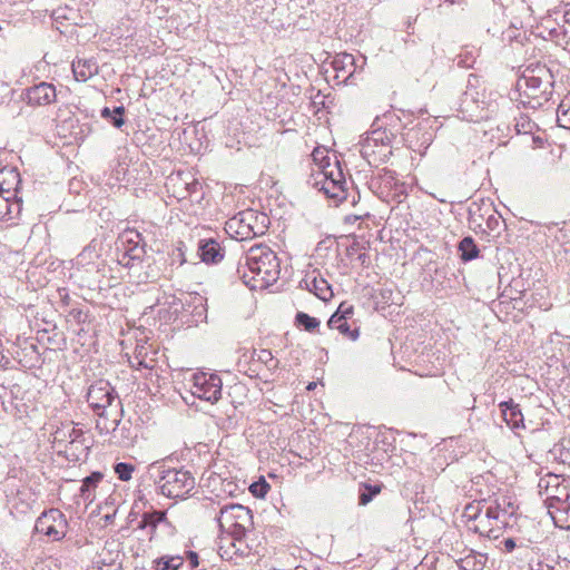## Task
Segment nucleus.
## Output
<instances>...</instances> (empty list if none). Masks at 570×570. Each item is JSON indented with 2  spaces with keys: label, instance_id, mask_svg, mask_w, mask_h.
<instances>
[{
  "label": "nucleus",
  "instance_id": "nucleus-37",
  "mask_svg": "<svg viewBox=\"0 0 570 570\" xmlns=\"http://www.w3.org/2000/svg\"><path fill=\"white\" fill-rule=\"evenodd\" d=\"M312 158L317 166L316 170H322L324 167L330 168L333 164L330 163L328 151L324 147H316L312 153Z\"/></svg>",
  "mask_w": 570,
  "mask_h": 570
},
{
  "label": "nucleus",
  "instance_id": "nucleus-50",
  "mask_svg": "<svg viewBox=\"0 0 570 570\" xmlns=\"http://www.w3.org/2000/svg\"><path fill=\"white\" fill-rule=\"evenodd\" d=\"M504 549L507 552H512L515 548V541L512 538H508L503 541Z\"/></svg>",
  "mask_w": 570,
  "mask_h": 570
},
{
  "label": "nucleus",
  "instance_id": "nucleus-4",
  "mask_svg": "<svg viewBox=\"0 0 570 570\" xmlns=\"http://www.w3.org/2000/svg\"><path fill=\"white\" fill-rule=\"evenodd\" d=\"M494 96L497 94H488L485 89L468 87L459 104L462 119L472 122L490 119L498 111V101Z\"/></svg>",
  "mask_w": 570,
  "mask_h": 570
},
{
  "label": "nucleus",
  "instance_id": "nucleus-54",
  "mask_svg": "<svg viewBox=\"0 0 570 570\" xmlns=\"http://www.w3.org/2000/svg\"><path fill=\"white\" fill-rule=\"evenodd\" d=\"M291 219L295 220V214L294 213L291 214Z\"/></svg>",
  "mask_w": 570,
  "mask_h": 570
},
{
  "label": "nucleus",
  "instance_id": "nucleus-45",
  "mask_svg": "<svg viewBox=\"0 0 570 570\" xmlns=\"http://www.w3.org/2000/svg\"><path fill=\"white\" fill-rule=\"evenodd\" d=\"M345 320H350L354 314V306L352 304H348L346 302H343L340 304L338 308L334 313Z\"/></svg>",
  "mask_w": 570,
  "mask_h": 570
},
{
  "label": "nucleus",
  "instance_id": "nucleus-34",
  "mask_svg": "<svg viewBox=\"0 0 570 570\" xmlns=\"http://www.w3.org/2000/svg\"><path fill=\"white\" fill-rule=\"evenodd\" d=\"M156 570H178L184 559L180 556H165L154 561Z\"/></svg>",
  "mask_w": 570,
  "mask_h": 570
},
{
  "label": "nucleus",
  "instance_id": "nucleus-11",
  "mask_svg": "<svg viewBox=\"0 0 570 570\" xmlns=\"http://www.w3.org/2000/svg\"><path fill=\"white\" fill-rule=\"evenodd\" d=\"M569 482L558 474L549 473L540 478L538 488L540 495L544 497L547 509L570 499Z\"/></svg>",
  "mask_w": 570,
  "mask_h": 570
},
{
  "label": "nucleus",
  "instance_id": "nucleus-10",
  "mask_svg": "<svg viewBox=\"0 0 570 570\" xmlns=\"http://www.w3.org/2000/svg\"><path fill=\"white\" fill-rule=\"evenodd\" d=\"M194 396L216 403L222 397V379L214 373L197 372L189 380Z\"/></svg>",
  "mask_w": 570,
  "mask_h": 570
},
{
  "label": "nucleus",
  "instance_id": "nucleus-55",
  "mask_svg": "<svg viewBox=\"0 0 570 570\" xmlns=\"http://www.w3.org/2000/svg\"><path fill=\"white\" fill-rule=\"evenodd\" d=\"M295 570H305V568L296 567Z\"/></svg>",
  "mask_w": 570,
  "mask_h": 570
},
{
  "label": "nucleus",
  "instance_id": "nucleus-5",
  "mask_svg": "<svg viewBox=\"0 0 570 570\" xmlns=\"http://www.w3.org/2000/svg\"><path fill=\"white\" fill-rule=\"evenodd\" d=\"M269 219L266 214L254 209H245L229 218L225 230L236 239H247L266 233Z\"/></svg>",
  "mask_w": 570,
  "mask_h": 570
},
{
  "label": "nucleus",
  "instance_id": "nucleus-44",
  "mask_svg": "<svg viewBox=\"0 0 570 570\" xmlns=\"http://www.w3.org/2000/svg\"><path fill=\"white\" fill-rule=\"evenodd\" d=\"M269 489H271V484L267 483L265 480L254 482L249 487L252 494L256 498H264Z\"/></svg>",
  "mask_w": 570,
  "mask_h": 570
},
{
  "label": "nucleus",
  "instance_id": "nucleus-27",
  "mask_svg": "<svg viewBox=\"0 0 570 570\" xmlns=\"http://www.w3.org/2000/svg\"><path fill=\"white\" fill-rule=\"evenodd\" d=\"M166 512L165 511H150L145 512L141 515V520L139 521L137 528L141 530H148L149 539L151 540L156 534V530L159 523L166 522Z\"/></svg>",
  "mask_w": 570,
  "mask_h": 570
},
{
  "label": "nucleus",
  "instance_id": "nucleus-1",
  "mask_svg": "<svg viewBox=\"0 0 570 570\" xmlns=\"http://www.w3.org/2000/svg\"><path fill=\"white\" fill-rule=\"evenodd\" d=\"M515 508L505 498L473 501L465 505L462 517L469 529L489 539H498L511 527Z\"/></svg>",
  "mask_w": 570,
  "mask_h": 570
},
{
  "label": "nucleus",
  "instance_id": "nucleus-26",
  "mask_svg": "<svg viewBox=\"0 0 570 570\" xmlns=\"http://www.w3.org/2000/svg\"><path fill=\"white\" fill-rule=\"evenodd\" d=\"M99 245L91 242L76 257V265L88 269L98 268L99 266Z\"/></svg>",
  "mask_w": 570,
  "mask_h": 570
},
{
  "label": "nucleus",
  "instance_id": "nucleus-3",
  "mask_svg": "<svg viewBox=\"0 0 570 570\" xmlns=\"http://www.w3.org/2000/svg\"><path fill=\"white\" fill-rule=\"evenodd\" d=\"M147 475L158 492L170 499H186L196 485L195 476L189 470L169 466L165 460L150 463Z\"/></svg>",
  "mask_w": 570,
  "mask_h": 570
},
{
  "label": "nucleus",
  "instance_id": "nucleus-25",
  "mask_svg": "<svg viewBox=\"0 0 570 570\" xmlns=\"http://www.w3.org/2000/svg\"><path fill=\"white\" fill-rule=\"evenodd\" d=\"M548 513L556 527L562 530H570V498L548 508Z\"/></svg>",
  "mask_w": 570,
  "mask_h": 570
},
{
  "label": "nucleus",
  "instance_id": "nucleus-29",
  "mask_svg": "<svg viewBox=\"0 0 570 570\" xmlns=\"http://www.w3.org/2000/svg\"><path fill=\"white\" fill-rule=\"evenodd\" d=\"M130 366L135 370H153L156 361L153 357H148V347L145 345H137L134 355L128 358Z\"/></svg>",
  "mask_w": 570,
  "mask_h": 570
},
{
  "label": "nucleus",
  "instance_id": "nucleus-39",
  "mask_svg": "<svg viewBox=\"0 0 570 570\" xmlns=\"http://www.w3.org/2000/svg\"><path fill=\"white\" fill-rule=\"evenodd\" d=\"M114 471L121 481H129L132 478L135 466L130 463L119 462L115 464Z\"/></svg>",
  "mask_w": 570,
  "mask_h": 570
},
{
  "label": "nucleus",
  "instance_id": "nucleus-19",
  "mask_svg": "<svg viewBox=\"0 0 570 570\" xmlns=\"http://www.w3.org/2000/svg\"><path fill=\"white\" fill-rule=\"evenodd\" d=\"M302 288L307 289L313 293L316 297L322 301H328L333 297V291L328 282L316 275V272L313 271L311 274H307L299 283Z\"/></svg>",
  "mask_w": 570,
  "mask_h": 570
},
{
  "label": "nucleus",
  "instance_id": "nucleus-47",
  "mask_svg": "<svg viewBox=\"0 0 570 570\" xmlns=\"http://www.w3.org/2000/svg\"><path fill=\"white\" fill-rule=\"evenodd\" d=\"M197 299L199 301L202 308L200 309H198V307L195 308V316H197L198 320H205L206 318V308L203 306L204 298L200 296Z\"/></svg>",
  "mask_w": 570,
  "mask_h": 570
},
{
  "label": "nucleus",
  "instance_id": "nucleus-40",
  "mask_svg": "<svg viewBox=\"0 0 570 570\" xmlns=\"http://www.w3.org/2000/svg\"><path fill=\"white\" fill-rule=\"evenodd\" d=\"M557 120L560 127L570 128V106L564 101L557 109Z\"/></svg>",
  "mask_w": 570,
  "mask_h": 570
},
{
  "label": "nucleus",
  "instance_id": "nucleus-52",
  "mask_svg": "<svg viewBox=\"0 0 570 570\" xmlns=\"http://www.w3.org/2000/svg\"><path fill=\"white\" fill-rule=\"evenodd\" d=\"M317 383L316 382H309L307 385H306V390L307 391H312L316 387Z\"/></svg>",
  "mask_w": 570,
  "mask_h": 570
},
{
  "label": "nucleus",
  "instance_id": "nucleus-6",
  "mask_svg": "<svg viewBox=\"0 0 570 570\" xmlns=\"http://www.w3.org/2000/svg\"><path fill=\"white\" fill-rule=\"evenodd\" d=\"M393 135L386 129L371 130L360 140V154L371 166L385 163L392 155Z\"/></svg>",
  "mask_w": 570,
  "mask_h": 570
},
{
  "label": "nucleus",
  "instance_id": "nucleus-8",
  "mask_svg": "<svg viewBox=\"0 0 570 570\" xmlns=\"http://www.w3.org/2000/svg\"><path fill=\"white\" fill-rule=\"evenodd\" d=\"M219 529L236 540L245 537L253 525V515L248 508L242 504H227L220 508L216 518Z\"/></svg>",
  "mask_w": 570,
  "mask_h": 570
},
{
  "label": "nucleus",
  "instance_id": "nucleus-35",
  "mask_svg": "<svg viewBox=\"0 0 570 570\" xmlns=\"http://www.w3.org/2000/svg\"><path fill=\"white\" fill-rule=\"evenodd\" d=\"M124 112L125 108L122 106L116 107L112 110L105 107L101 110V117L108 119L116 128H120L125 122L122 118Z\"/></svg>",
  "mask_w": 570,
  "mask_h": 570
},
{
  "label": "nucleus",
  "instance_id": "nucleus-49",
  "mask_svg": "<svg viewBox=\"0 0 570 570\" xmlns=\"http://www.w3.org/2000/svg\"><path fill=\"white\" fill-rule=\"evenodd\" d=\"M81 435H82L81 430L76 429L75 426L71 428L70 433H69V438H70L71 442L77 441Z\"/></svg>",
  "mask_w": 570,
  "mask_h": 570
},
{
  "label": "nucleus",
  "instance_id": "nucleus-20",
  "mask_svg": "<svg viewBox=\"0 0 570 570\" xmlns=\"http://www.w3.org/2000/svg\"><path fill=\"white\" fill-rule=\"evenodd\" d=\"M380 179L381 187L389 190L387 197H391L395 203H402L403 198L406 196L407 188L406 185L397 178L395 171L384 170Z\"/></svg>",
  "mask_w": 570,
  "mask_h": 570
},
{
  "label": "nucleus",
  "instance_id": "nucleus-53",
  "mask_svg": "<svg viewBox=\"0 0 570 570\" xmlns=\"http://www.w3.org/2000/svg\"><path fill=\"white\" fill-rule=\"evenodd\" d=\"M282 286H283V284L277 285V286L275 287L274 292H281V291H282Z\"/></svg>",
  "mask_w": 570,
  "mask_h": 570
},
{
  "label": "nucleus",
  "instance_id": "nucleus-13",
  "mask_svg": "<svg viewBox=\"0 0 570 570\" xmlns=\"http://www.w3.org/2000/svg\"><path fill=\"white\" fill-rule=\"evenodd\" d=\"M520 96L523 97L522 104L531 108L540 107L548 100L547 83L540 77L533 75H523L517 82Z\"/></svg>",
  "mask_w": 570,
  "mask_h": 570
},
{
  "label": "nucleus",
  "instance_id": "nucleus-22",
  "mask_svg": "<svg viewBox=\"0 0 570 570\" xmlns=\"http://www.w3.org/2000/svg\"><path fill=\"white\" fill-rule=\"evenodd\" d=\"M20 184V174L16 168H3L0 170V193L2 195L20 198L18 196Z\"/></svg>",
  "mask_w": 570,
  "mask_h": 570
},
{
  "label": "nucleus",
  "instance_id": "nucleus-24",
  "mask_svg": "<svg viewBox=\"0 0 570 570\" xmlns=\"http://www.w3.org/2000/svg\"><path fill=\"white\" fill-rule=\"evenodd\" d=\"M21 213V198L0 193V222H12Z\"/></svg>",
  "mask_w": 570,
  "mask_h": 570
},
{
  "label": "nucleus",
  "instance_id": "nucleus-17",
  "mask_svg": "<svg viewBox=\"0 0 570 570\" xmlns=\"http://www.w3.org/2000/svg\"><path fill=\"white\" fill-rule=\"evenodd\" d=\"M197 250L205 264H218L225 257L226 246L224 242H219L217 238H203L198 242Z\"/></svg>",
  "mask_w": 570,
  "mask_h": 570
},
{
  "label": "nucleus",
  "instance_id": "nucleus-46",
  "mask_svg": "<svg viewBox=\"0 0 570 570\" xmlns=\"http://www.w3.org/2000/svg\"><path fill=\"white\" fill-rule=\"evenodd\" d=\"M380 492V489L379 488H371V487H367L366 488V491L362 492L358 497V502L361 505H365L367 504L375 494H377Z\"/></svg>",
  "mask_w": 570,
  "mask_h": 570
},
{
  "label": "nucleus",
  "instance_id": "nucleus-36",
  "mask_svg": "<svg viewBox=\"0 0 570 570\" xmlns=\"http://www.w3.org/2000/svg\"><path fill=\"white\" fill-rule=\"evenodd\" d=\"M102 474L100 472H92L90 475L83 479L82 485L80 488V492L82 498L86 500L90 499L91 489H95L97 484L101 481Z\"/></svg>",
  "mask_w": 570,
  "mask_h": 570
},
{
  "label": "nucleus",
  "instance_id": "nucleus-15",
  "mask_svg": "<svg viewBox=\"0 0 570 570\" xmlns=\"http://www.w3.org/2000/svg\"><path fill=\"white\" fill-rule=\"evenodd\" d=\"M331 67L337 85H345L356 72V60L353 55L341 52L333 57Z\"/></svg>",
  "mask_w": 570,
  "mask_h": 570
},
{
  "label": "nucleus",
  "instance_id": "nucleus-16",
  "mask_svg": "<svg viewBox=\"0 0 570 570\" xmlns=\"http://www.w3.org/2000/svg\"><path fill=\"white\" fill-rule=\"evenodd\" d=\"M120 560V543L116 540H108L97 556L95 564L98 570H118Z\"/></svg>",
  "mask_w": 570,
  "mask_h": 570
},
{
  "label": "nucleus",
  "instance_id": "nucleus-30",
  "mask_svg": "<svg viewBox=\"0 0 570 570\" xmlns=\"http://www.w3.org/2000/svg\"><path fill=\"white\" fill-rule=\"evenodd\" d=\"M459 567L461 570H483L487 563V556L473 550L460 558Z\"/></svg>",
  "mask_w": 570,
  "mask_h": 570
},
{
  "label": "nucleus",
  "instance_id": "nucleus-23",
  "mask_svg": "<svg viewBox=\"0 0 570 570\" xmlns=\"http://www.w3.org/2000/svg\"><path fill=\"white\" fill-rule=\"evenodd\" d=\"M115 407V415L111 414L110 417L107 411L105 414L98 415L99 419L97 420L96 429L100 434L115 433L116 430L118 429L122 414L120 401H117Z\"/></svg>",
  "mask_w": 570,
  "mask_h": 570
},
{
  "label": "nucleus",
  "instance_id": "nucleus-32",
  "mask_svg": "<svg viewBox=\"0 0 570 570\" xmlns=\"http://www.w3.org/2000/svg\"><path fill=\"white\" fill-rule=\"evenodd\" d=\"M294 325L299 330L314 333L318 330L321 322L316 317L309 316L307 313L298 312L295 316Z\"/></svg>",
  "mask_w": 570,
  "mask_h": 570
},
{
  "label": "nucleus",
  "instance_id": "nucleus-56",
  "mask_svg": "<svg viewBox=\"0 0 570 570\" xmlns=\"http://www.w3.org/2000/svg\"><path fill=\"white\" fill-rule=\"evenodd\" d=\"M268 476H269V478H273V479H274V478H276V476H275L274 474H272V473H269V474H268Z\"/></svg>",
  "mask_w": 570,
  "mask_h": 570
},
{
  "label": "nucleus",
  "instance_id": "nucleus-21",
  "mask_svg": "<svg viewBox=\"0 0 570 570\" xmlns=\"http://www.w3.org/2000/svg\"><path fill=\"white\" fill-rule=\"evenodd\" d=\"M499 407L501 411V416L507 425L513 430H523L524 426V417L521 412L520 405L515 403L512 399L509 401H503L499 403Z\"/></svg>",
  "mask_w": 570,
  "mask_h": 570
},
{
  "label": "nucleus",
  "instance_id": "nucleus-51",
  "mask_svg": "<svg viewBox=\"0 0 570 570\" xmlns=\"http://www.w3.org/2000/svg\"><path fill=\"white\" fill-rule=\"evenodd\" d=\"M7 557L8 554L2 549H0V564H3L7 561Z\"/></svg>",
  "mask_w": 570,
  "mask_h": 570
},
{
  "label": "nucleus",
  "instance_id": "nucleus-18",
  "mask_svg": "<svg viewBox=\"0 0 570 570\" xmlns=\"http://www.w3.org/2000/svg\"><path fill=\"white\" fill-rule=\"evenodd\" d=\"M27 101L32 106H46L56 101V87L49 82H40L27 89Z\"/></svg>",
  "mask_w": 570,
  "mask_h": 570
},
{
  "label": "nucleus",
  "instance_id": "nucleus-31",
  "mask_svg": "<svg viewBox=\"0 0 570 570\" xmlns=\"http://www.w3.org/2000/svg\"><path fill=\"white\" fill-rule=\"evenodd\" d=\"M327 325L331 330L338 331L341 334H343L345 337L352 341H356L360 336V331L357 327L351 330L348 325V320H345L336 314H333L330 317Z\"/></svg>",
  "mask_w": 570,
  "mask_h": 570
},
{
  "label": "nucleus",
  "instance_id": "nucleus-7",
  "mask_svg": "<svg viewBox=\"0 0 570 570\" xmlns=\"http://www.w3.org/2000/svg\"><path fill=\"white\" fill-rule=\"evenodd\" d=\"M309 184L335 202L346 199V179L337 160L330 168L314 170Z\"/></svg>",
  "mask_w": 570,
  "mask_h": 570
},
{
  "label": "nucleus",
  "instance_id": "nucleus-48",
  "mask_svg": "<svg viewBox=\"0 0 570 570\" xmlns=\"http://www.w3.org/2000/svg\"><path fill=\"white\" fill-rule=\"evenodd\" d=\"M187 558H188V560H189V562H190L193 568H196L199 564V562H198V554L196 552L188 551L187 552Z\"/></svg>",
  "mask_w": 570,
  "mask_h": 570
},
{
  "label": "nucleus",
  "instance_id": "nucleus-43",
  "mask_svg": "<svg viewBox=\"0 0 570 570\" xmlns=\"http://www.w3.org/2000/svg\"><path fill=\"white\" fill-rule=\"evenodd\" d=\"M308 85V79L305 73H296L295 82L291 85L292 95L298 97L302 94L304 87Z\"/></svg>",
  "mask_w": 570,
  "mask_h": 570
},
{
  "label": "nucleus",
  "instance_id": "nucleus-33",
  "mask_svg": "<svg viewBox=\"0 0 570 570\" xmlns=\"http://www.w3.org/2000/svg\"><path fill=\"white\" fill-rule=\"evenodd\" d=\"M460 256L463 262H470L479 256V248L472 237H464L459 243Z\"/></svg>",
  "mask_w": 570,
  "mask_h": 570
},
{
  "label": "nucleus",
  "instance_id": "nucleus-41",
  "mask_svg": "<svg viewBox=\"0 0 570 570\" xmlns=\"http://www.w3.org/2000/svg\"><path fill=\"white\" fill-rule=\"evenodd\" d=\"M253 358L266 364L268 368L276 366L277 361L274 360L271 351L268 350H259L253 352Z\"/></svg>",
  "mask_w": 570,
  "mask_h": 570
},
{
  "label": "nucleus",
  "instance_id": "nucleus-42",
  "mask_svg": "<svg viewBox=\"0 0 570 570\" xmlns=\"http://www.w3.org/2000/svg\"><path fill=\"white\" fill-rule=\"evenodd\" d=\"M264 518L268 522H273L275 525L282 521L281 507L272 504V507L264 510Z\"/></svg>",
  "mask_w": 570,
  "mask_h": 570
},
{
  "label": "nucleus",
  "instance_id": "nucleus-38",
  "mask_svg": "<svg viewBox=\"0 0 570 570\" xmlns=\"http://www.w3.org/2000/svg\"><path fill=\"white\" fill-rule=\"evenodd\" d=\"M503 222L501 220L500 216H497L495 214L489 215V217L485 220V230L489 236L497 237L500 235L501 225Z\"/></svg>",
  "mask_w": 570,
  "mask_h": 570
},
{
  "label": "nucleus",
  "instance_id": "nucleus-9",
  "mask_svg": "<svg viewBox=\"0 0 570 570\" xmlns=\"http://www.w3.org/2000/svg\"><path fill=\"white\" fill-rule=\"evenodd\" d=\"M145 244L136 230H125L117 242V262L127 268H135L142 263Z\"/></svg>",
  "mask_w": 570,
  "mask_h": 570
},
{
  "label": "nucleus",
  "instance_id": "nucleus-2",
  "mask_svg": "<svg viewBox=\"0 0 570 570\" xmlns=\"http://www.w3.org/2000/svg\"><path fill=\"white\" fill-rule=\"evenodd\" d=\"M237 274L252 289H263L276 285L281 275V259L266 245H254L239 261Z\"/></svg>",
  "mask_w": 570,
  "mask_h": 570
},
{
  "label": "nucleus",
  "instance_id": "nucleus-14",
  "mask_svg": "<svg viewBox=\"0 0 570 570\" xmlns=\"http://www.w3.org/2000/svg\"><path fill=\"white\" fill-rule=\"evenodd\" d=\"M115 389L107 381H97L92 383L87 392V401L97 415L106 413L108 407L114 406L117 400Z\"/></svg>",
  "mask_w": 570,
  "mask_h": 570
},
{
  "label": "nucleus",
  "instance_id": "nucleus-12",
  "mask_svg": "<svg viewBox=\"0 0 570 570\" xmlns=\"http://www.w3.org/2000/svg\"><path fill=\"white\" fill-rule=\"evenodd\" d=\"M67 519L58 509H50L41 513L36 520L35 531L42 533L53 541H59L67 533Z\"/></svg>",
  "mask_w": 570,
  "mask_h": 570
},
{
  "label": "nucleus",
  "instance_id": "nucleus-28",
  "mask_svg": "<svg viewBox=\"0 0 570 570\" xmlns=\"http://www.w3.org/2000/svg\"><path fill=\"white\" fill-rule=\"evenodd\" d=\"M72 72L77 81H87L98 72V65L92 59H78L72 62Z\"/></svg>",
  "mask_w": 570,
  "mask_h": 570
}]
</instances>
